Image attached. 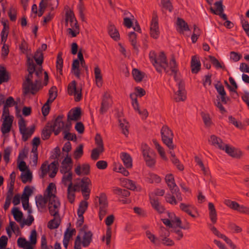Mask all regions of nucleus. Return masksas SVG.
Here are the masks:
<instances>
[{
	"instance_id": "nucleus-13",
	"label": "nucleus",
	"mask_w": 249,
	"mask_h": 249,
	"mask_svg": "<svg viewBox=\"0 0 249 249\" xmlns=\"http://www.w3.org/2000/svg\"><path fill=\"white\" fill-rule=\"evenodd\" d=\"M201 63L199 59L196 55L193 56L191 62V71L193 73H197L200 70Z\"/></svg>"
},
{
	"instance_id": "nucleus-18",
	"label": "nucleus",
	"mask_w": 249,
	"mask_h": 249,
	"mask_svg": "<svg viewBox=\"0 0 249 249\" xmlns=\"http://www.w3.org/2000/svg\"><path fill=\"white\" fill-rule=\"evenodd\" d=\"M150 203L152 207L159 213H162L165 211L164 207L160 204L157 198H151L150 197Z\"/></svg>"
},
{
	"instance_id": "nucleus-48",
	"label": "nucleus",
	"mask_w": 249,
	"mask_h": 249,
	"mask_svg": "<svg viewBox=\"0 0 249 249\" xmlns=\"http://www.w3.org/2000/svg\"><path fill=\"white\" fill-rule=\"evenodd\" d=\"M75 20L76 19L73 11L71 10L69 12H66L65 19L66 26H68V21L69 20L71 23V26H72L73 22L74 21H75Z\"/></svg>"
},
{
	"instance_id": "nucleus-20",
	"label": "nucleus",
	"mask_w": 249,
	"mask_h": 249,
	"mask_svg": "<svg viewBox=\"0 0 249 249\" xmlns=\"http://www.w3.org/2000/svg\"><path fill=\"white\" fill-rule=\"evenodd\" d=\"M77 185H74L73 187H71V184L68 185L67 190V198L71 203H73L75 199V194L76 191L75 187Z\"/></svg>"
},
{
	"instance_id": "nucleus-31",
	"label": "nucleus",
	"mask_w": 249,
	"mask_h": 249,
	"mask_svg": "<svg viewBox=\"0 0 249 249\" xmlns=\"http://www.w3.org/2000/svg\"><path fill=\"white\" fill-rule=\"evenodd\" d=\"M92 233L90 231L85 232L83 238L82 244L83 247L89 246L92 240Z\"/></svg>"
},
{
	"instance_id": "nucleus-54",
	"label": "nucleus",
	"mask_w": 249,
	"mask_h": 249,
	"mask_svg": "<svg viewBox=\"0 0 249 249\" xmlns=\"http://www.w3.org/2000/svg\"><path fill=\"white\" fill-rule=\"evenodd\" d=\"M113 170L120 173L126 177L128 176L129 174V172L120 164H116L113 168Z\"/></svg>"
},
{
	"instance_id": "nucleus-8",
	"label": "nucleus",
	"mask_w": 249,
	"mask_h": 249,
	"mask_svg": "<svg viewBox=\"0 0 249 249\" xmlns=\"http://www.w3.org/2000/svg\"><path fill=\"white\" fill-rule=\"evenodd\" d=\"M150 35L154 38H157L159 36L160 31L158 26V16L156 12L153 13V17L150 26Z\"/></svg>"
},
{
	"instance_id": "nucleus-4",
	"label": "nucleus",
	"mask_w": 249,
	"mask_h": 249,
	"mask_svg": "<svg viewBox=\"0 0 249 249\" xmlns=\"http://www.w3.org/2000/svg\"><path fill=\"white\" fill-rule=\"evenodd\" d=\"M18 126L20 133L22 134V140L26 142L31 136L35 131V126H32L28 130L26 128V125L24 119L21 117L18 121Z\"/></svg>"
},
{
	"instance_id": "nucleus-36",
	"label": "nucleus",
	"mask_w": 249,
	"mask_h": 249,
	"mask_svg": "<svg viewBox=\"0 0 249 249\" xmlns=\"http://www.w3.org/2000/svg\"><path fill=\"white\" fill-rule=\"evenodd\" d=\"M144 73L137 69H134L132 71V75L134 80L137 82H141L143 78Z\"/></svg>"
},
{
	"instance_id": "nucleus-53",
	"label": "nucleus",
	"mask_w": 249,
	"mask_h": 249,
	"mask_svg": "<svg viewBox=\"0 0 249 249\" xmlns=\"http://www.w3.org/2000/svg\"><path fill=\"white\" fill-rule=\"evenodd\" d=\"M20 178L23 183H26L27 181L31 182L32 179V173L30 170H28L25 174L22 173L21 174Z\"/></svg>"
},
{
	"instance_id": "nucleus-33",
	"label": "nucleus",
	"mask_w": 249,
	"mask_h": 249,
	"mask_svg": "<svg viewBox=\"0 0 249 249\" xmlns=\"http://www.w3.org/2000/svg\"><path fill=\"white\" fill-rule=\"evenodd\" d=\"M88 207V202L86 200H82L80 202L79 208L77 210V214L78 216H82L84 213L86 212Z\"/></svg>"
},
{
	"instance_id": "nucleus-9",
	"label": "nucleus",
	"mask_w": 249,
	"mask_h": 249,
	"mask_svg": "<svg viewBox=\"0 0 249 249\" xmlns=\"http://www.w3.org/2000/svg\"><path fill=\"white\" fill-rule=\"evenodd\" d=\"M60 205L57 198L49 200L48 208L50 214L53 216H59V208Z\"/></svg>"
},
{
	"instance_id": "nucleus-25",
	"label": "nucleus",
	"mask_w": 249,
	"mask_h": 249,
	"mask_svg": "<svg viewBox=\"0 0 249 249\" xmlns=\"http://www.w3.org/2000/svg\"><path fill=\"white\" fill-rule=\"evenodd\" d=\"M108 34L114 40H118L120 38L119 33L114 25L110 24L108 27Z\"/></svg>"
},
{
	"instance_id": "nucleus-58",
	"label": "nucleus",
	"mask_w": 249,
	"mask_h": 249,
	"mask_svg": "<svg viewBox=\"0 0 249 249\" xmlns=\"http://www.w3.org/2000/svg\"><path fill=\"white\" fill-rule=\"evenodd\" d=\"M55 188V185L53 183H50L47 187V191L48 192L47 196L49 197V200L51 199L57 198L55 195L53 194L52 191L53 188Z\"/></svg>"
},
{
	"instance_id": "nucleus-52",
	"label": "nucleus",
	"mask_w": 249,
	"mask_h": 249,
	"mask_svg": "<svg viewBox=\"0 0 249 249\" xmlns=\"http://www.w3.org/2000/svg\"><path fill=\"white\" fill-rule=\"evenodd\" d=\"M99 199V206L103 207H107L108 203L107 201V197L105 193H101L99 196H97Z\"/></svg>"
},
{
	"instance_id": "nucleus-29",
	"label": "nucleus",
	"mask_w": 249,
	"mask_h": 249,
	"mask_svg": "<svg viewBox=\"0 0 249 249\" xmlns=\"http://www.w3.org/2000/svg\"><path fill=\"white\" fill-rule=\"evenodd\" d=\"M177 25L180 29V33L190 30L189 26L186 22L182 18H178Z\"/></svg>"
},
{
	"instance_id": "nucleus-51",
	"label": "nucleus",
	"mask_w": 249,
	"mask_h": 249,
	"mask_svg": "<svg viewBox=\"0 0 249 249\" xmlns=\"http://www.w3.org/2000/svg\"><path fill=\"white\" fill-rule=\"evenodd\" d=\"M224 203L227 207L233 210L236 211L237 207H239V204L234 201H232L229 199H226L224 201Z\"/></svg>"
},
{
	"instance_id": "nucleus-21",
	"label": "nucleus",
	"mask_w": 249,
	"mask_h": 249,
	"mask_svg": "<svg viewBox=\"0 0 249 249\" xmlns=\"http://www.w3.org/2000/svg\"><path fill=\"white\" fill-rule=\"evenodd\" d=\"M91 184V181L88 177H84L81 180L80 187L81 188V192H85L90 193V190L89 188V186Z\"/></svg>"
},
{
	"instance_id": "nucleus-30",
	"label": "nucleus",
	"mask_w": 249,
	"mask_h": 249,
	"mask_svg": "<svg viewBox=\"0 0 249 249\" xmlns=\"http://www.w3.org/2000/svg\"><path fill=\"white\" fill-rule=\"evenodd\" d=\"M179 208L180 210L188 213L191 217L193 218L196 217V216L192 214L191 212V209H194V207L192 205L181 203L180 204Z\"/></svg>"
},
{
	"instance_id": "nucleus-12",
	"label": "nucleus",
	"mask_w": 249,
	"mask_h": 249,
	"mask_svg": "<svg viewBox=\"0 0 249 249\" xmlns=\"http://www.w3.org/2000/svg\"><path fill=\"white\" fill-rule=\"evenodd\" d=\"M209 142L212 145L218 148L220 150H224V148H225V144L222 139L214 135L211 136L210 139L209 140Z\"/></svg>"
},
{
	"instance_id": "nucleus-14",
	"label": "nucleus",
	"mask_w": 249,
	"mask_h": 249,
	"mask_svg": "<svg viewBox=\"0 0 249 249\" xmlns=\"http://www.w3.org/2000/svg\"><path fill=\"white\" fill-rule=\"evenodd\" d=\"M81 109L80 107H76L74 109H71L68 114V120L78 121L81 118Z\"/></svg>"
},
{
	"instance_id": "nucleus-26",
	"label": "nucleus",
	"mask_w": 249,
	"mask_h": 249,
	"mask_svg": "<svg viewBox=\"0 0 249 249\" xmlns=\"http://www.w3.org/2000/svg\"><path fill=\"white\" fill-rule=\"evenodd\" d=\"M132 105L135 110L138 111L140 115L143 116L144 117V119H146L148 115L147 110L146 109H143L142 110H140L138 100L135 99V102H132Z\"/></svg>"
},
{
	"instance_id": "nucleus-2",
	"label": "nucleus",
	"mask_w": 249,
	"mask_h": 249,
	"mask_svg": "<svg viewBox=\"0 0 249 249\" xmlns=\"http://www.w3.org/2000/svg\"><path fill=\"white\" fill-rule=\"evenodd\" d=\"M141 149L146 165L150 167H153L156 163V153L146 143L142 144Z\"/></svg>"
},
{
	"instance_id": "nucleus-40",
	"label": "nucleus",
	"mask_w": 249,
	"mask_h": 249,
	"mask_svg": "<svg viewBox=\"0 0 249 249\" xmlns=\"http://www.w3.org/2000/svg\"><path fill=\"white\" fill-rule=\"evenodd\" d=\"M53 132V128L50 127H47V124L43 128L42 131L41 137L44 140H48L50 138L51 135Z\"/></svg>"
},
{
	"instance_id": "nucleus-43",
	"label": "nucleus",
	"mask_w": 249,
	"mask_h": 249,
	"mask_svg": "<svg viewBox=\"0 0 249 249\" xmlns=\"http://www.w3.org/2000/svg\"><path fill=\"white\" fill-rule=\"evenodd\" d=\"M104 150V148H103V150H102L101 148L98 147L93 149L91 151V159L94 160H97L99 158L100 154L103 152Z\"/></svg>"
},
{
	"instance_id": "nucleus-49",
	"label": "nucleus",
	"mask_w": 249,
	"mask_h": 249,
	"mask_svg": "<svg viewBox=\"0 0 249 249\" xmlns=\"http://www.w3.org/2000/svg\"><path fill=\"white\" fill-rule=\"evenodd\" d=\"M128 36H129V41L131 42V45L133 46L134 49L136 50L137 52H138V48L136 46V43H137V40H136L137 35H136V34L134 32H130L128 34Z\"/></svg>"
},
{
	"instance_id": "nucleus-62",
	"label": "nucleus",
	"mask_w": 249,
	"mask_h": 249,
	"mask_svg": "<svg viewBox=\"0 0 249 249\" xmlns=\"http://www.w3.org/2000/svg\"><path fill=\"white\" fill-rule=\"evenodd\" d=\"M57 96V89L55 86H53L49 90V98L54 100Z\"/></svg>"
},
{
	"instance_id": "nucleus-24",
	"label": "nucleus",
	"mask_w": 249,
	"mask_h": 249,
	"mask_svg": "<svg viewBox=\"0 0 249 249\" xmlns=\"http://www.w3.org/2000/svg\"><path fill=\"white\" fill-rule=\"evenodd\" d=\"M94 74L96 84L98 87H101L102 86L103 78L101 70L98 66L94 68Z\"/></svg>"
},
{
	"instance_id": "nucleus-44",
	"label": "nucleus",
	"mask_w": 249,
	"mask_h": 249,
	"mask_svg": "<svg viewBox=\"0 0 249 249\" xmlns=\"http://www.w3.org/2000/svg\"><path fill=\"white\" fill-rule=\"evenodd\" d=\"M104 150V148H103V150H102L101 148L98 147L93 149L91 151V159L94 160H97L99 158L100 154L103 152Z\"/></svg>"
},
{
	"instance_id": "nucleus-38",
	"label": "nucleus",
	"mask_w": 249,
	"mask_h": 249,
	"mask_svg": "<svg viewBox=\"0 0 249 249\" xmlns=\"http://www.w3.org/2000/svg\"><path fill=\"white\" fill-rule=\"evenodd\" d=\"M34 58L38 65H41L42 64L43 61V54L40 49H37L35 53Z\"/></svg>"
},
{
	"instance_id": "nucleus-32",
	"label": "nucleus",
	"mask_w": 249,
	"mask_h": 249,
	"mask_svg": "<svg viewBox=\"0 0 249 249\" xmlns=\"http://www.w3.org/2000/svg\"><path fill=\"white\" fill-rule=\"evenodd\" d=\"M169 153L171 154V160L172 163L177 166L179 170L183 171L184 170V166L183 164L180 163L179 160L176 157L175 154L172 151H170Z\"/></svg>"
},
{
	"instance_id": "nucleus-46",
	"label": "nucleus",
	"mask_w": 249,
	"mask_h": 249,
	"mask_svg": "<svg viewBox=\"0 0 249 249\" xmlns=\"http://www.w3.org/2000/svg\"><path fill=\"white\" fill-rule=\"evenodd\" d=\"M153 142L155 146L156 149L157 150L158 153L161 156V157L165 160H167V158L165 155V153L164 152V149L162 147L158 142L156 140H153Z\"/></svg>"
},
{
	"instance_id": "nucleus-57",
	"label": "nucleus",
	"mask_w": 249,
	"mask_h": 249,
	"mask_svg": "<svg viewBox=\"0 0 249 249\" xmlns=\"http://www.w3.org/2000/svg\"><path fill=\"white\" fill-rule=\"evenodd\" d=\"M201 116L205 126L210 127L212 124V122L210 115L208 113L202 112Z\"/></svg>"
},
{
	"instance_id": "nucleus-47",
	"label": "nucleus",
	"mask_w": 249,
	"mask_h": 249,
	"mask_svg": "<svg viewBox=\"0 0 249 249\" xmlns=\"http://www.w3.org/2000/svg\"><path fill=\"white\" fill-rule=\"evenodd\" d=\"M62 53L61 52H59L57 54L56 60V68L59 70V72L60 74H62L63 64V60L62 57Z\"/></svg>"
},
{
	"instance_id": "nucleus-3",
	"label": "nucleus",
	"mask_w": 249,
	"mask_h": 249,
	"mask_svg": "<svg viewBox=\"0 0 249 249\" xmlns=\"http://www.w3.org/2000/svg\"><path fill=\"white\" fill-rule=\"evenodd\" d=\"M160 133L163 142L170 150H173L175 146L173 143L174 135L172 130L167 126L165 125L162 127Z\"/></svg>"
},
{
	"instance_id": "nucleus-41",
	"label": "nucleus",
	"mask_w": 249,
	"mask_h": 249,
	"mask_svg": "<svg viewBox=\"0 0 249 249\" xmlns=\"http://www.w3.org/2000/svg\"><path fill=\"white\" fill-rule=\"evenodd\" d=\"M113 191L114 194L121 196L123 197H128L130 195V192L127 189L117 187L114 188Z\"/></svg>"
},
{
	"instance_id": "nucleus-11",
	"label": "nucleus",
	"mask_w": 249,
	"mask_h": 249,
	"mask_svg": "<svg viewBox=\"0 0 249 249\" xmlns=\"http://www.w3.org/2000/svg\"><path fill=\"white\" fill-rule=\"evenodd\" d=\"M14 117L12 116H5L1 127V131L5 134L9 132L13 122Z\"/></svg>"
},
{
	"instance_id": "nucleus-34",
	"label": "nucleus",
	"mask_w": 249,
	"mask_h": 249,
	"mask_svg": "<svg viewBox=\"0 0 249 249\" xmlns=\"http://www.w3.org/2000/svg\"><path fill=\"white\" fill-rule=\"evenodd\" d=\"M12 213L14 218L18 222H20L23 217V213L17 207H14L12 210Z\"/></svg>"
},
{
	"instance_id": "nucleus-7",
	"label": "nucleus",
	"mask_w": 249,
	"mask_h": 249,
	"mask_svg": "<svg viewBox=\"0 0 249 249\" xmlns=\"http://www.w3.org/2000/svg\"><path fill=\"white\" fill-rule=\"evenodd\" d=\"M82 89L76 88V82L75 80L71 82L68 86V93L70 95H74V100L80 101L82 99Z\"/></svg>"
},
{
	"instance_id": "nucleus-23",
	"label": "nucleus",
	"mask_w": 249,
	"mask_h": 249,
	"mask_svg": "<svg viewBox=\"0 0 249 249\" xmlns=\"http://www.w3.org/2000/svg\"><path fill=\"white\" fill-rule=\"evenodd\" d=\"M10 79L9 72L4 67H0V85L4 82H7Z\"/></svg>"
},
{
	"instance_id": "nucleus-61",
	"label": "nucleus",
	"mask_w": 249,
	"mask_h": 249,
	"mask_svg": "<svg viewBox=\"0 0 249 249\" xmlns=\"http://www.w3.org/2000/svg\"><path fill=\"white\" fill-rule=\"evenodd\" d=\"M83 154V145L80 144L74 152V158L77 160L80 158Z\"/></svg>"
},
{
	"instance_id": "nucleus-19",
	"label": "nucleus",
	"mask_w": 249,
	"mask_h": 249,
	"mask_svg": "<svg viewBox=\"0 0 249 249\" xmlns=\"http://www.w3.org/2000/svg\"><path fill=\"white\" fill-rule=\"evenodd\" d=\"M26 86H27V85H23L24 93L25 94H27L29 92H31L32 94H35L40 89L39 87L34 84L32 81L29 82L28 85L29 90H27L26 89Z\"/></svg>"
},
{
	"instance_id": "nucleus-63",
	"label": "nucleus",
	"mask_w": 249,
	"mask_h": 249,
	"mask_svg": "<svg viewBox=\"0 0 249 249\" xmlns=\"http://www.w3.org/2000/svg\"><path fill=\"white\" fill-rule=\"evenodd\" d=\"M165 180L169 188H171L172 186L176 184L172 174L167 175L165 177Z\"/></svg>"
},
{
	"instance_id": "nucleus-1",
	"label": "nucleus",
	"mask_w": 249,
	"mask_h": 249,
	"mask_svg": "<svg viewBox=\"0 0 249 249\" xmlns=\"http://www.w3.org/2000/svg\"><path fill=\"white\" fill-rule=\"evenodd\" d=\"M149 57L158 72L161 73L162 70H164L166 74L169 75H174L175 80H177V75L178 69L174 56H172L169 62V66L163 52H160L159 55L157 56L155 51H151L149 54Z\"/></svg>"
},
{
	"instance_id": "nucleus-27",
	"label": "nucleus",
	"mask_w": 249,
	"mask_h": 249,
	"mask_svg": "<svg viewBox=\"0 0 249 249\" xmlns=\"http://www.w3.org/2000/svg\"><path fill=\"white\" fill-rule=\"evenodd\" d=\"M53 217L54 218L51 220L48 224V227L50 229H54L57 228L61 223V219L60 216Z\"/></svg>"
},
{
	"instance_id": "nucleus-10",
	"label": "nucleus",
	"mask_w": 249,
	"mask_h": 249,
	"mask_svg": "<svg viewBox=\"0 0 249 249\" xmlns=\"http://www.w3.org/2000/svg\"><path fill=\"white\" fill-rule=\"evenodd\" d=\"M224 151L232 158L240 159L243 156V152L239 149L234 147H230L229 144H225Z\"/></svg>"
},
{
	"instance_id": "nucleus-22",
	"label": "nucleus",
	"mask_w": 249,
	"mask_h": 249,
	"mask_svg": "<svg viewBox=\"0 0 249 249\" xmlns=\"http://www.w3.org/2000/svg\"><path fill=\"white\" fill-rule=\"evenodd\" d=\"M209 210L210 211L209 216L212 222L214 224L217 220V214L216 210L213 203L210 202L208 204Z\"/></svg>"
},
{
	"instance_id": "nucleus-17",
	"label": "nucleus",
	"mask_w": 249,
	"mask_h": 249,
	"mask_svg": "<svg viewBox=\"0 0 249 249\" xmlns=\"http://www.w3.org/2000/svg\"><path fill=\"white\" fill-rule=\"evenodd\" d=\"M120 158L126 168H131L132 167V159L129 154L125 152H122L120 154Z\"/></svg>"
},
{
	"instance_id": "nucleus-5",
	"label": "nucleus",
	"mask_w": 249,
	"mask_h": 249,
	"mask_svg": "<svg viewBox=\"0 0 249 249\" xmlns=\"http://www.w3.org/2000/svg\"><path fill=\"white\" fill-rule=\"evenodd\" d=\"M64 118L63 114L58 115L54 120L53 124L52 123L48 122L47 127H52L55 135H57L62 130H64V122L62 119Z\"/></svg>"
},
{
	"instance_id": "nucleus-35",
	"label": "nucleus",
	"mask_w": 249,
	"mask_h": 249,
	"mask_svg": "<svg viewBox=\"0 0 249 249\" xmlns=\"http://www.w3.org/2000/svg\"><path fill=\"white\" fill-rule=\"evenodd\" d=\"M80 62L78 59H76L73 60L72 64V70L74 71V74L77 77L80 78V70L79 69Z\"/></svg>"
},
{
	"instance_id": "nucleus-55",
	"label": "nucleus",
	"mask_w": 249,
	"mask_h": 249,
	"mask_svg": "<svg viewBox=\"0 0 249 249\" xmlns=\"http://www.w3.org/2000/svg\"><path fill=\"white\" fill-rule=\"evenodd\" d=\"M210 60L212 64L217 69H222L224 70L225 69V66H222L220 63L219 62L217 59H216L214 56L210 55L209 56Z\"/></svg>"
},
{
	"instance_id": "nucleus-50",
	"label": "nucleus",
	"mask_w": 249,
	"mask_h": 249,
	"mask_svg": "<svg viewBox=\"0 0 249 249\" xmlns=\"http://www.w3.org/2000/svg\"><path fill=\"white\" fill-rule=\"evenodd\" d=\"M13 196V192L8 191L6 194L5 202L3 206V209L5 211L7 210L11 204V201Z\"/></svg>"
},
{
	"instance_id": "nucleus-64",
	"label": "nucleus",
	"mask_w": 249,
	"mask_h": 249,
	"mask_svg": "<svg viewBox=\"0 0 249 249\" xmlns=\"http://www.w3.org/2000/svg\"><path fill=\"white\" fill-rule=\"evenodd\" d=\"M172 232L174 233V237L177 240H180L183 236L182 231L176 227L173 228Z\"/></svg>"
},
{
	"instance_id": "nucleus-56",
	"label": "nucleus",
	"mask_w": 249,
	"mask_h": 249,
	"mask_svg": "<svg viewBox=\"0 0 249 249\" xmlns=\"http://www.w3.org/2000/svg\"><path fill=\"white\" fill-rule=\"evenodd\" d=\"M101 104L110 106L111 104L110 94L107 91L104 93Z\"/></svg>"
},
{
	"instance_id": "nucleus-37",
	"label": "nucleus",
	"mask_w": 249,
	"mask_h": 249,
	"mask_svg": "<svg viewBox=\"0 0 249 249\" xmlns=\"http://www.w3.org/2000/svg\"><path fill=\"white\" fill-rule=\"evenodd\" d=\"M214 4L216 6V10H214L212 7H211L210 10L213 13L217 15L218 14H221V13L223 12L224 8L222 0L216 1Z\"/></svg>"
},
{
	"instance_id": "nucleus-59",
	"label": "nucleus",
	"mask_w": 249,
	"mask_h": 249,
	"mask_svg": "<svg viewBox=\"0 0 249 249\" xmlns=\"http://www.w3.org/2000/svg\"><path fill=\"white\" fill-rule=\"evenodd\" d=\"M27 65L28 71L35 72L36 65L30 57L27 56Z\"/></svg>"
},
{
	"instance_id": "nucleus-16",
	"label": "nucleus",
	"mask_w": 249,
	"mask_h": 249,
	"mask_svg": "<svg viewBox=\"0 0 249 249\" xmlns=\"http://www.w3.org/2000/svg\"><path fill=\"white\" fill-rule=\"evenodd\" d=\"M36 204L38 209H43L46 207V205L49 201V197L47 196H42L41 195L36 197Z\"/></svg>"
},
{
	"instance_id": "nucleus-45",
	"label": "nucleus",
	"mask_w": 249,
	"mask_h": 249,
	"mask_svg": "<svg viewBox=\"0 0 249 249\" xmlns=\"http://www.w3.org/2000/svg\"><path fill=\"white\" fill-rule=\"evenodd\" d=\"M119 123H120V126L122 129V133L125 135L127 136L129 133L128 131V127H129V124L128 123L126 122V121L125 119H123V122L119 120Z\"/></svg>"
},
{
	"instance_id": "nucleus-39",
	"label": "nucleus",
	"mask_w": 249,
	"mask_h": 249,
	"mask_svg": "<svg viewBox=\"0 0 249 249\" xmlns=\"http://www.w3.org/2000/svg\"><path fill=\"white\" fill-rule=\"evenodd\" d=\"M33 193V191L29 186H25L22 195L21 199H24V201H29V196Z\"/></svg>"
},
{
	"instance_id": "nucleus-28",
	"label": "nucleus",
	"mask_w": 249,
	"mask_h": 249,
	"mask_svg": "<svg viewBox=\"0 0 249 249\" xmlns=\"http://www.w3.org/2000/svg\"><path fill=\"white\" fill-rule=\"evenodd\" d=\"M17 244L19 247L24 249H33L31 244L26 241L25 238L19 237L17 241Z\"/></svg>"
},
{
	"instance_id": "nucleus-6",
	"label": "nucleus",
	"mask_w": 249,
	"mask_h": 249,
	"mask_svg": "<svg viewBox=\"0 0 249 249\" xmlns=\"http://www.w3.org/2000/svg\"><path fill=\"white\" fill-rule=\"evenodd\" d=\"M177 81H178V78L177 77ZM178 89L177 91H174V99L177 102L184 101L186 98L184 82L182 80L178 79Z\"/></svg>"
},
{
	"instance_id": "nucleus-42",
	"label": "nucleus",
	"mask_w": 249,
	"mask_h": 249,
	"mask_svg": "<svg viewBox=\"0 0 249 249\" xmlns=\"http://www.w3.org/2000/svg\"><path fill=\"white\" fill-rule=\"evenodd\" d=\"M169 189L172 195H174L175 196H176L178 200H182V197L181 193L179 192L178 187L177 186L176 184L174 185L173 186H172V187L169 188Z\"/></svg>"
},
{
	"instance_id": "nucleus-60",
	"label": "nucleus",
	"mask_w": 249,
	"mask_h": 249,
	"mask_svg": "<svg viewBox=\"0 0 249 249\" xmlns=\"http://www.w3.org/2000/svg\"><path fill=\"white\" fill-rule=\"evenodd\" d=\"M72 173L69 172L68 173V175H64L62 177V181L64 185L65 186L67 185V182H69V184H71V187L72 186Z\"/></svg>"
},
{
	"instance_id": "nucleus-15",
	"label": "nucleus",
	"mask_w": 249,
	"mask_h": 249,
	"mask_svg": "<svg viewBox=\"0 0 249 249\" xmlns=\"http://www.w3.org/2000/svg\"><path fill=\"white\" fill-rule=\"evenodd\" d=\"M215 88L220 95L221 102L225 104H227V101L229 100V98L227 96L224 86L221 84H217L215 85Z\"/></svg>"
}]
</instances>
